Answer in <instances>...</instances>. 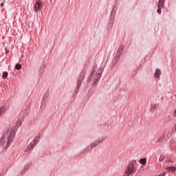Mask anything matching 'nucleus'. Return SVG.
I'll return each instance as SVG.
<instances>
[{
  "mask_svg": "<svg viewBox=\"0 0 176 176\" xmlns=\"http://www.w3.org/2000/svg\"><path fill=\"white\" fill-rule=\"evenodd\" d=\"M16 137V129H8L4 131L0 139V144L4 149H8L13 142V140Z\"/></svg>",
  "mask_w": 176,
  "mask_h": 176,
  "instance_id": "1",
  "label": "nucleus"
},
{
  "mask_svg": "<svg viewBox=\"0 0 176 176\" xmlns=\"http://www.w3.org/2000/svg\"><path fill=\"white\" fill-rule=\"evenodd\" d=\"M102 72H104V68L99 67L98 66L94 65L91 72L90 76L88 78V83H91L93 86H97V83L100 82L101 76H102Z\"/></svg>",
  "mask_w": 176,
  "mask_h": 176,
  "instance_id": "2",
  "label": "nucleus"
},
{
  "mask_svg": "<svg viewBox=\"0 0 176 176\" xmlns=\"http://www.w3.org/2000/svg\"><path fill=\"white\" fill-rule=\"evenodd\" d=\"M85 75H86V71L82 70L81 73H80L76 82V87L74 89V96H76L78 93H79V89H80V86L82 85V82H83V79H85Z\"/></svg>",
  "mask_w": 176,
  "mask_h": 176,
  "instance_id": "3",
  "label": "nucleus"
},
{
  "mask_svg": "<svg viewBox=\"0 0 176 176\" xmlns=\"http://www.w3.org/2000/svg\"><path fill=\"white\" fill-rule=\"evenodd\" d=\"M134 168V162H130L125 169V173L126 174H131L132 173H133Z\"/></svg>",
  "mask_w": 176,
  "mask_h": 176,
  "instance_id": "4",
  "label": "nucleus"
},
{
  "mask_svg": "<svg viewBox=\"0 0 176 176\" xmlns=\"http://www.w3.org/2000/svg\"><path fill=\"white\" fill-rule=\"evenodd\" d=\"M39 142V138L36 137L34 140L29 144L28 149H32Z\"/></svg>",
  "mask_w": 176,
  "mask_h": 176,
  "instance_id": "5",
  "label": "nucleus"
},
{
  "mask_svg": "<svg viewBox=\"0 0 176 176\" xmlns=\"http://www.w3.org/2000/svg\"><path fill=\"white\" fill-rule=\"evenodd\" d=\"M104 140H105V138H100L98 140H95L91 144V148H95V146H97L98 144H102V142H104Z\"/></svg>",
  "mask_w": 176,
  "mask_h": 176,
  "instance_id": "6",
  "label": "nucleus"
},
{
  "mask_svg": "<svg viewBox=\"0 0 176 176\" xmlns=\"http://www.w3.org/2000/svg\"><path fill=\"white\" fill-rule=\"evenodd\" d=\"M123 49H124V47L122 45H120L118 47V50L117 52V55L116 56V61H119V58H120V56L122 55V53L123 52Z\"/></svg>",
  "mask_w": 176,
  "mask_h": 176,
  "instance_id": "7",
  "label": "nucleus"
},
{
  "mask_svg": "<svg viewBox=\"0 0 176 176\" xmlns=\"http://www.w3.org/2000/svg\"><path fill=\"white\" fill-rule=\"evenodd\" d=\"M42 10V3L40 1H37L34 5V11L38 12Z\"/></svg>",
  "mask_w": 176,
  "mask_h": 176,
  "instance_id": "8",
  "label": "nucleus"
},
{
  "mask_svg": "<svg viewBox=\"0 0 176 176\" xmlns=\"http://www.w3.org/2000/svg\"><path fill=\"white\" fill-rule=\"evenodd\" d=\"M159 108V104H151V111L155 112V110H157Z\"/></svg>",
  "mask_w": 176,
  "mask_h": 176,
  "instance_id": "9",
  "label": "nucleus"
},
{
  "mask_svg": "<svg viewBox=\"0 0 176 176\" xmlns=\"http://www.w3.org/2000/svg\"><path fill=\"white\" fill-rule=\"evenodd\" d=\"M164 137H166V132H164L161 137L160 138L157 139V140L156 141V142H163V141L164 140Z\"/></svg>",
  "mask_w": 176,
  "mask_h": 176,
  "instance_id": "10",
  "label": "nucleus"
},
{
  "mask_svg": "<svg viewBox=\"0 0 176 176\" xmlns=\"http://www.w3.org/2000/svg\"><path fill=\"white\" fill-rule=\"evenodd\" d=\"M160 75H162V72L160 69H157L154 74L155 78H160Z\"/></svg>",
  "mask_w": 176,
  "mask_h": 176,
  "instance_id": "11",
  "label": "nucleus"
},
{
  "mask_svg": "<svg viewBox=\"0 0 176 176\" xmlns=\"http://www.w3.org/2000/svg\"><path fill=\"white\" fill-rule=\"evenodd\" d=\"M164 1L165 0H159L157 8H164Z\"/></svg>",
  "mask_w": 176,
  "mask_h": 176,
  "instance_id": "12",
  "label": "nucleus"
},
{
  "mask_svg": "<svg viewBox=\"0 0 176 176\" xmlns=\"http://www.w3.org/2000/svg\"><path fill=\"white\" fill-rule=\"evenodd\" d=\"M5 112H6V107L5 106L0 107V116H2Z\"/></svg>",
  "mask_w": 176,
  "mask_h": 176,
  "instance_id": "13",
  "label": "nucleus"
},
{
  "mask_svg": "<svg viewBox=\"0 0 176 176\" xmlns=\"http://www.w3.org/2000/svg\"><path fill=\"white\" fill-rule=\"evenodd\" d=\"M166 170H167L168 171H175L176 168H175V166H168V167L166 168Z\"/></svg>",
  "mask_w": 176,
  "mask_h": 176,
  "instance_id": "14",
  "label": "nucleus"
},
{
  "mask_svg": "<svg viewBox=\"0 0 176 176\" xmlns=\"http://www.w3.org/2000/svg\"><path fill=\"white\" fill-rule=\"evenodd\" d=\"M3 79H6L8 78V72H4L2 75Z\"/></svg>",
  "mask_w": 176,
  "mask_h": 176,
  "instance_id": "15",
  "label": "nucleus"
},
{
  "mask_svg": "<svg viewBox=\"0 0 176 176\" xmlns=\"http://www.w3.org/2000/svg\"><path fill=\"white\" fill-rule=\"evenodd\" d=\"M140 163L141 164H146V159L145 158L140 159Z\"/></svg>",
  "mask_w": 176,
  "mask_h": 176,
  "instance_id": "16",
  "label": "nucleus"
},
{
  "mask_svg": "<svg viewBox=\"0 0 176 176\" xmlns=\"http://www.w3.org/2000/svg\"><path fill=\"white\" fill-rule=\"evenodd\" d=\"M21 124H22L21 120H19L16 122V128L20 127V126H21Z\"/></svg>",
  "mask_w": 176,
  "mask_h": 176,
  "instance_id": "17",
  "label": "nucleus"
},
{
  "mask_svg": "<svg viewBox=\"0 0 176 176\" xmlns=\"http://www.w3.org/2000/svg\"><path fill=\"white\" fill-rule=\"evenodd\" d=\"M157 12L158 13V14H162V9H163L162 7H157Z\"/></svg>",
  "mask_w": 176,
  "mask_h": 176,
  "instance_id": "18",
  "label": "nucleus"
},
{
  "mask_svg": "<svg viewBox=\"0 0 176 176\" xmlns=\"http://www.w3.org/2000/svg\"><path fill=\"white\" fill-rule=\"evenodd\" d=\"M16 69H17L18 71L20 70V69L21 68V65L20 64H16L15 66Z\"/></svg>",
  "mask_w": 176,
  "mask_h": 176,
  "instance_id": "19",
  "label": "nucleus"
},
{
  "mask_svg": "<svg viewBox=\"0 0 176 176\" xmlns=\"http://www.w3.org/2000/svg\"><path fill=\"white\" fill-rule=\"evenodd\" d=\"M164 160V155H161L159 158V162H163Z\"/></svg>",
  "mask_w": 176,
  "mask_h": 176,
  "instance_id": "20",
  "label": "nucleus"
},
{
  "mask_svg": "<svg viewBox=\"0 0 176 176\" xmlns=\"http://www.w3.org/2000/svg\"><path fill=\"white\" fill-rule=\"evenodd\" d=\"M171 119H173V117L171 116V115L168 116L167 120H171Z\"/></svg>",
  "mask_w": 176,
  "mask_h": 176,
  "instance_id": "21",
  "label": "nucleus"
},
{
  "mask_svg": "<svg viewBox=\"0 0 176 176\" xmlns=\"http://www.w3.org/2000/svg\"><path fill=\"white\" fill-rule=\"evenodd\" d=\"M46 98H47V96L45 95L43 98V101H45V100H46Z\"/></svg>",
  "mask_w": 176,
  "mask_h": 176,
  "instance_id": "22",
  "label": "nucleus"
},
{
  "mask_svg": "<svg viewBox=\"0 0 176 176\" xmlns=\"http://www.w3.org/2000/svg\"><path fill=\"white\" fill-rule=\"evenodd\" d=\"M166 163H168V164H171V163H173V162L171 161V160H168L167 161H166Z\"/></svg>",
  "mask_w": 176,
  "mask_h": 176,
  "instance_id": "23",
  "label": "nucleus"
},
{
  "mask_svg": "<svg viewBox=\"0 0 176 176\" xmlns=\"http://www.w3.org/2000/svg\"><path fill=\"white\" fill-rule=\"evenodd\" d=\"M28 166H25V168H24V170L25 171H27V170H28Z\"/></svg>",
  "mask_w": 176,
  "mask_h": 176,
  "instance_id": "24",
  "label": "nucleus"
},
{
  "mask_svg": "<svg viewBox=\"0 0 176 176\" xmlns=\"http://www.w3.org/2000/svg\"><path fill=\"white\" fill-rule=\"evenodd\" d=\"M164 175H166V173L164 172L159 175V176H164Z\"/></svg>",
  "mask_w": 176,
  "mask_h": 176,
  "instance_id": "25",
  "label": "nucleus"
},
{
  "mask_svg": "<svg viewBox=\"0 0 176 176\" xmlns=\"http://www.w3.org/2000/svg\"><path fill=\"white\" fill-rule=\"evenodd\" d=\"M6 54H8V53H9V51L8 49H6Z\"/></svg>",
  "mask_w": 176,
  "mask_h": 176,
  "instance_id": "26",
  "label": "nucleus"
},
{
  "mask_svg": "<svg viewBox=\"0 0 176 176\" xmlns=\"http://www.w3.org/2000/svg\"><path fill=\"white\" fill-rule=\"evenodd\" d=\"M27 115H28V113H25L24 114V116H27Z\"/></svg>",
  "mask_w": 176,
  "mask_h": 176,
  "instance_id": "27",
  "label": "nucleus"
},
{
  "mask_svg": "<svg viewBox=\"0 0 176 176\" xmlns=\"http://www.w3.org/2000/svg\"><path fill=\"white\" fill-rule=\"evenodd\" d=\"M174 113H175V115L176 116V110L175 111Z\"/></svg>",
  "mask_w": 176,
  "mask_h": 176,
  "instance_id": "28",
  "label": "nucleus"
},
{
  "mask_svg": "<svg viewBox=\"0 0 176 176\" xmlns=\"http://www.w3.org/2000/svg\"><path fill=\"white\" fill-rule=\"evenodd\" d=\"M135 72V74H137V72Z\"/></svg>",
  "mask_w": 176,
  "mask_h": 176,
  "instance_id": "29",
  "label": "nucleus"
},
{
  "mask_svg": "<svg viewBox=\"0 0 176 176\" xmlns=\"http://www.w3.org/2000/svg\"><path fill=\"white\" fill-rule=\"evenodd\" d=\"M1 146H1V143H0V148H1Z\"/></svg>",
  "mask_w": 176,
  "mask_h": 176,
  "instance_id": "30",
  "label": "nucleus"
}]
</instances>
